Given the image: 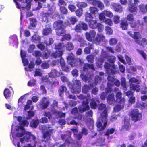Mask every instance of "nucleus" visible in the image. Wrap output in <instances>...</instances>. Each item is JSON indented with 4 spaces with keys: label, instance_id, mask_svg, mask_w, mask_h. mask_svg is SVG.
Masks as SVG:
<instances>
[{
    "label": "nucleus",
    "instance_id": "nucleus-50",
    "mask_svg": "<svg viewBox=\"0 0 147 147\" xmlns=\"http://www.w3.org/2000/svg\"><path fill=\"white\" fill-rule=\"evenodd\" d=\"M137 8L133 4H130L129 5L128 9L131 12H135L136 11Z\"/></svg>",
    "mask_w": 147,
    "mask_h": 147
},
{
    "label": "nucleus",
    "instance_id": "nucleus-18",
    "mask_svg": "<svg viewBox=\"0 0 147 147\" xmlns=\"http://www.w3.org/2000/svg\"><path fill=\"white\" fill-rule=\"evenodd\" d=\"M32 0H26V7H21L20 5L18 4V3L16 2V0H13L16 3V7L19 9H20L21 11L22 10H26L27 11L29 10L31 7V2Z\"/></svg>",
    "mask_w": 147,
    "mask_h": 147
},
{
    "label": "nucleus",
    "instance_id": "nucleus-40",
    "mask_svg": "<svg viewBox=\"0 0 147 147\" xmlns=\"http://www.w3.org/2000/svg\"><path fill=\"white\" fill-rule=\"evenodd\" d=\"M30 26H29V28L31 29H32V27H35L36 24V20L35 18H30Z\"/></svg>",
    "mask_w": 147,
    "mask_h": 147
},
{
    "label": "nucleus",
    "instance_id": "nucleus-42",
    "mask_svg": "<svg viewBox=\"0 0 147 147\" xmlns=\"http://www.w3.org/2000/svg\"><path fill=\"white\" fill-rule=\"evenodd\" d=\"M65 28H62L56 30L57 34L59 36H63L65 33Z\"/></svg>",
    "mask_w": 147,
    "mask_h": 147
},
{
    "label": "nucleus",
    "instance_id": "nucleus-61",
    "mask_svg": "<svg viewBox=\"0 0 147 147\" xmlns=\"http://www.w3.org/2000/svg\"><path fill=\"white\" fill-rule=\"evenodd\" d=\"M103 12L105 15L107 17L111 18L113 16V13L109 11L105 10L103 11Z\"/></svg>",
    "mask_w": 147,
    "mask_h": 147
},
{
    "label": "nucleus",
    "instance_id": "nucleus-16",
    "mask_svg": "<svg viewBox=\"0 0 147 147\" xmlns=\"http://www.w3.org/2000/svg\"><path fill=\"white\" fill-rule=\"evenodd\" d=\"M131 115L132 117V120L135 122L140 120L142 117V115L139 113L137 109L133 110L131 113Z\"/></svg>",
    "mask_w": 147,
    "mask_h": 147
},
{
    "label": "nucleus",
    "instance_id": "nucleus-63",
    "mask_svg": "<svg viewBox=\"0 0 147 147\" xmlns=\"http://www.w3.org/2000/svg\"><path fill=\"white\" fill-rule=\"evenodd\" d=\"M105 30L106 31L107 34L110 35L112 34L113 31L109 27L106 26L105 27Z\"/></svg>",
    "mask_w": 147,
    "mask_h": 147
},
{
    "label": "nucleus",
    "instance_id": "nucleus-36",
    "mask_svg": "<svg viewBox=\"0 0 147 147\" xmlns=\"http://www.w3.org/2000/svg\"><path fill=\"white\" fill-rule=\"evenodd\" d=\"M88 47H86L84 50V51L85 53L89 54L90 52V49H93V45L92 44L88 43Z\"/></svg>",
    "mask_w": 147,
    "mask_h": 147
},
{
    "label": "nucleus",
    "instance_id": "nucleus-53",
    "mask_svg": "<svg viewBox=\"0 0 147 147\" xmlns=\"http://www.w3.org/2000/svg\"><path fill=\"white\" fill-rule=\"evenodd\" d=\"M121 84L122 88L125 90L127 88L125 79L122 77L121 79Z\"/></svg>",
    "mask_w": 147,
    "mask_h": 147
},
{
    "label": "nucleus",
    "instance_id": "nucleus-46",
    "mask_svg": "<svg viewBox=\"0 0 147 147\" xmlns=\"http://www.w3.org/2000/svg\"><path fill=\"white\" fill-rule=\"evenodd\" d=\"M39 121L38 120H32L30 123V125L32 127L36 128L38 125Z\"/></svg>",
    "mask_w": 147,
    "mask_h": 147
},
{
    "label": "nucleus",
    "instance_id": "nucleus-5",
    "mask_svg": "<svg viewBox=\"0 0 147 147\" xmlns=\"http://www.w3.org/2000/svg\"><path fill=\"white\" fill-rule=\"evenodd\" d=\"M73 84L69 82L68 86L71 89V92L75 94H79L81 91V83L80 81L74 79Z\"/></svg>",
    "mask_w": 147,
    "mask_h": 147
},
{
    "label": "nucleus",
    "instance_id": "nucleus-23",
    "mask_svg": "<svg viewBox=\"0 0 147 147\" xmlns=\"http://www.w3.org/2000/svg\"><path fill=\"white\" fill-rule=\"evenodd\" d=\"M128 34L132 37L136 39L135 42L138 44H141V43L139 42V40L141 38V35L138 32H134V34L131 31H129L128 32Z\"/></svg>",
    "mask_w": 147,
    "mask_h": 147
},
{
    "label": "nucleus",
    "instance_id": "nucleus-9",
    "mask_svg": "<svg viewBox=\"0 0 147 147\" xmlns=\"http://www.w3.org/2000/svg\"><path fill=\"white\" fill-rule=\"evenodd\" d=\"M129 82L130 83V88L131 90L136 91L137 92L140 91V86L132 83H136L138 84H139L140 82V80L133 77L129 80Z\"/></svg>",
    "mask_w": 147,
    "mask_h": 147
},
{
    "label": "nucleus",
    "instance_id": "nucleus-43",
    "mask_svg": "<svg viewBox=\"0 0 147 147\" xmlns=\"http://www.w3.org/2000/svg\"><path fill=\"white\" fill-rule=\"evenodd\" d=\"M11 92L8 88L5 89L4 91V95L6 99L9 98L11 96Z\"/></svg>",
    "mask_w": 147,
    "mask_h": 147
},
{
    "label": "nucleus",
    "instance_id": "nucleus-11",
    "mask_svg": "<svg viewBox=\"0 0 147 147\" xmlns=\"http://www.w3.org/2000/svg\"><path fill=\"white\" fill-rule=\"evenodd\" d=\"M73 54H70L67 57L68 63L72 67L76 66L78 63H82V60L79 58H75Z\"/></svg>",
    "mask_w": 147,
    "mask_h": 147
},
{
    "label": "nucleus",
    "instance_id": "nucleus-25",
    "mask_svg": "<svg viewBox=\"0 0 147 147\" xmlns=\"http://www.w3.org/2000/svg\"><path fill=\"white\" fill-rule=\"evenodd\" d=\"M96 34V32L94 30H92L89 33H86V36L88 40L91 41L93 39Z\"/></svg>",
    "mask_w": 147,
    "mask_h": 147
},
{
    "label": "nucleus",
    "instance_id": "nucleus-31",
    "mask_svg": "<svg viewBox=\"0 0 147 147\" xmlns=\"http://www.w3.org/2000/svg\"><path fill=\"white\" fill-rule=\"evenodd\" d=\"M49 76L51 78L59 76L60 75V73L57 71L56 69H52L49 74Z\"/></svg>",
    "mask_w": 147,
    "mask_h": 147
},
{
    "label": "nucleus",
    "instance_id": "nucleus-51",
    "mask_svg": "<svg viewBox=\"0 0 147 147\" xmlns=\"http://www.w3.org/2000/svg\"><path fill=\"white\" fill-rule=\"evenodd\" d=\"M87 6V3L85 2H78L77 4V6L79 8L81 9L86 7Z\"/></svg>",
    "mask_w": 147,
    "mask_h": 147
},
{
    "label": "nucleus",
    "instance_id": "nucleus-37",
    "mask_svg": "<svg viewBox=\"0 0 147 147\" xmlns=\"http://www.w3.org/2000/svg\"><path fill=\"white\" fill-rule=\"evenodd\" d=\"M67 88L66 87L63 86H61L59 88L58 92L60 96L62 97L64 91L66 90Z\"/></svg>",
    "mask_w": 147,
    "mask_h": 147
},
{
    "label": "nucleus",
    "instance_id": "nucleus-52",
    "mask_svg": "<svg viewBox=\"0 0 147 147\" xmlns=\"http://www.w3.org/2000/svg\"><path fill=\"white\" fill-rule=\"evenodd\" d=\"M34 72L35 74L34 75V76H41L42 75L41 70L40 69H36L34 71Z\"/></svg>",
    "mask_w": 147,
    "mask_h": 147
},
{
    "label": "nucleus",
    "instance_id": "nucleus-49",
    "mask_svg": "<svg viewBox=\"0 0 147 147\" xmlns=\"http://www.w3.org/2000/svg\"><path fill=\"white\" fill-rule=\"evenodd\" d=\"M104 61V59L103 58H100L97 59L96 60V65L97 67H101Z\"/></svg>",
    "mask_w": 147,
    "mask_h": 147
},
{
    "label": "nucleus",
    "instance_id": "nucleus-1",
    "mask_svg": "<svg viewBox=\"0 0 147 147\" xmlns=\"http://www.w3.org/2000/svg\"><path fill=\"white\" fill-rule=\"evenodd\" d=\"M13 117L17 118L19 122L20 126H16V123H13L11 126V134L12 136L14 139L13 144L17 147H21L20 143H24L32 140L34 144H28L23 147H36L37 143V139L30 132H26L24 127L28 126L29 122L27 120L23 119L22 117H16V113L13 114Z\"/></svg>",
    "mask_w": 147,
    "mask_h": 147
},
{
    "label": "nucleus",
    "instance_id": "nucleus-29",
    "mask_svg": "<svg viewBox=\"0 0 147 147\" xmlns=\"http://www.w3.org/2000/svg\"><path fill=\"white\" fill-rule=\"evenodd\" d=\"M105 37L102 33H98L95 38V41L97 42L105 41Z\"/></svg>",
    "mask_w": 147,
    "mask_h": 147
},
{
    "label": "nucleus",
    "instance_id": "nucleus-27",
    "mask_svg": "<svg viewBox=\"0 0 147 147\" xmlns=\"http://www.w3.org/2000/svg\"><path fill=\"white\" fill-rule=\"evenodd\" d=\"M71 113L74 115V118L78 120H81L82 118V115L78 113V110L77 108L73 109Z\"/></svg>",
    "mask_w": 147,
    "mask_h": 147
},
{
    "label": "nucleus",
    "instance_id": "nucleus-39",
    "mask_svg": "<svg viewBox=\"0 0 147 147\" xmlns=\"http://www.w3.org/2000/svg\"><path fill=\"white\" fill-rule=\"evenodd\" d=\"M62 55V51L59 50L52 53L51 55L55 58L60 57Z\"/></svg>",
    "mask_w": 147,
    "mask_h": 147
},
{
    "label": "nucleus",
    "instance_id": "nucleus-17",
    "mask_svg": "<svg viewBox=\"0 0 147 147\" xmlns=\"http://www.w3.org/2000/svg\"><path fill=\"white\" fill-rule=\"evenodd\" d=\"M50 77L48 76H45L42 77V80L43 82H48L49 84L50 85L51 87L54 86L56 84H58L59 82L58 81L55 79H53L52 81H50L49 79Z\"/></svg>",
    "mask_w": 147,
    "mask_h": 147
},
{
    "label": "nucleus",
    "instance_id": "nucleus-24",
    "mask_svg": "<svg viewBox=\"0 0 147 147\" xmlns=\"http://www.w3.org/2000/svg\"><path fill=\"white\" fill-rule=\"evenodd\" d=\"M87 1L89 3L92 4L93 5L96 6L101 9H102L104 7L103 3L99 1L96 0H87Z\"/></svg>",
    "mask_w": 147,
    "mask_h": 147
},
{
    "label": "nucleus",
    "instance_id": "nucleus-20",
    "mask_svg": "<svg viewBox=\"0 0 147 147\" xmlns=\"http://www.w3.org/2000/svg\"><path fill=\"white\" fill-rule=\"evenodd\" d=\"M107 79L108 81V82L107 84V87L105 88V91L107 92L108 91L107 90H108L109 91H111L112 89L111 87L114 85L113 82L115 79L113 77H112L109 76L107 78Z\"/></svg>",
    "mask_w": 147,
    "mask_h": 147
},
{
    "label": "nucleus",
    "instance_id": "nucleus-64",
    "mask_svg": "<svg viewBox=\"0 0 147 147\" xmlns=\"http://www.w3.org/2000/svg\"><path fill=\"white\" fill-rule=\"evenodd\" d=\"M36 81L35 80L33 79L30 80L28 83V85L30 87L32 86L35 85Z\"/></svg>",
    "mask_w": 147,
    "mask_h": 147
},
{
    "label": "nucleus",
    "instance_id": "nucleus-28",
    "mask_svg": "<svg viewBox=\"0 0 147 147\" xmlns=\"http://www.w3.org/2000/svg\"><path fill=\"white\" fill-rule=\"evenodd\" d=\"M114 94L112 93L111 94L109 95L107 99V102L110 104L114 105L116 103V101L114 99Z\"/></svg>",
    "mask_w": 147,
    "mask_h": 147
},
{
    "label": "nucleus",
    "instance_id": "nucleus-59",
    "mask_svg": "<svg viewBox=\"0 0 147 147\" xmlns=\"http://www.w3.org/2000/svg\"><path fill=\"white\" fill-rule=\"evenodd\" d=\"M94 58L93 56L91 55L88 56L86 59L89 62L92 63L93 62Z\"/></svg>",
    "mask_w": 147,
    "mask_h": 147
},
{
    "label": "nucleus",
    "instance_id": "nucleus-6",
    "mask_svg": "<svg viewBox=\"0 0 147 147\" xmlns=\"http://www.w3.org/2000/svg\"><path fill=\"white\" fill-rule=\"evenodd\" d=\"M71 132L67 131L66 132L65 134L61 135V138L62 140H65L66 144H71L73 145L74 144V146L76 147H80V143L72 140L71 137Z\"/></svg>",
    "mask_w": 147,
    "mask_h": 147
},
{
    "label": "nucleus",
    "instance_id": "nucleus-35",
    "mask_svg": "<svg viewBox=\"0 0 147 147\" xmlns=\"http://www.w3.org/2000/svg\"><path fill=\"white\" fill-rule=\"evenodd\" d=\"M98 23L96 20H92L89 22V27L92 29H95L97 28L98 25Z\"/></svg>",
    "mask_w": 147,
    "mask_h": 147
},
{
    "label": "nucleus",
    "instance_id": "nucleus-13",
    "mask_svg": "<svg viewBox=\"0 0 147 147\" xmlns=\"http://www.w3.org/2000/svg\"><path fill=\"white\" fill-rule=\"evenodd\" d=\"M50 103L49 100L45 97H43L39 104L37 105V107L39 109L43 110L47 108Z\"/></svg>",
    "mask_w": 147,
    "mask_h": 147
},
{
    "label": "nucleus",
    "instance_id": "nucleus-33",
    "mask_svg": "<svg viewBox=\"0 0 147 147\" xmlns=\"http://www.w3.org/2000/svg\"><path fill=\"white\" fill-rule=\"evenodd\" d=\"M118 104L114 108L115 111H118L123 108L125 102H118Z\"/></svg>",
    "mask_w": 147,
    "mask_h": 147
},
{
    "label": "nucleus",
    "instance_id": "nucleus-56",
    "mask_svg": "<svg viewBox=\"0 0 147 147\" xmlns=\"http://www.w3.org/2000/svg\"><path fill=\"white\" fill-rule=\"evenodd\" d=\"M32 41L34 42H35L36 41L39 42L40 40V38L38 36L35 35L32 37Z\"/></svg>",
    "mask_w": 147,
    "mask_h": 147
},
{
    "label": "nucleus",
    "instance_id": "nucleus-19",
    "mask_svg": "<svg viewBox=\"0 0 147 147\" xmlns=\"http://www.w3.org/2000/svg\"><path fill=\"white\" fill-rule=\"evenodd\" d=\"M101 56L107 59L108 61L110 63H113L115 61L116 58L115 56H111L108 57L107 52L103 50L102 51Z\"/></svg>",
    "mask_w": 147,
    "mask_h": 147
},
{
    "label": "nucleus",
    "instance_id": "nucleus-47",
    "mask_svg": "<svg viewBox=\"0 0 147 147\" xmlns=\"http://www.w3.org/2000/svg\"><path fill=\"white\" fill-rule=\"evenodd\" d=\"M68 3L67 0H58V5L60 7L65 6Z\"/></svg>",
    "mask_w": 147,
    "mask_h": 147
},
{
    "label": "nucleus",
    "instance_id": "nucleus-14",
    "mask_svg": "<svg viewBox=\"0 0 147 147\" xmlns=\"http://www.w3.org/2000/svg\"><path fill=\"white\" fill-rule=\"evenodd\" d=\"M104 67L106 69L107 73L109 74H113L117 72V68L116 66L114 64L111 65L109 63L106 62L105 63Z\"/></svg>",
    "mask_w": 147,
    "mask_h": 147
},
{
    "label": "nucleus",
    "instance_id": "nucleus-48",
    "mask_svg": "<svg viewBox=\"0 0 147 147\" xmlns=\"http://www.w3.org/2000/svg\"><path fill=\"white\" fill-rule=\"evenodd\" d=\"M121 27L123 30H126L127 28L128 24L126 21H122L121 23Z\"/></svg>",
    "mask_w": 147,
    "mask_h": 147
},
{
    "label": "nucleus",
    "instance_id": "nucleus-58",
    "mask_svg": "<svg viewBox=\"0 0 147 147\" xmlns=\"http://www.w3.org/2000/svg\"><path fill=\"white\" fill-rule=\"evenodd\" d=\"M71 38V35L69 34H65L63 37L61 39V40L62 41H64L65 40H69Z\"/></svg>",
    "mask_w": 147,
    "mask_h": 147
},
{
    "label": "nucleus",
    "instance_id": "nucleus-12",
    "mask_svg": "<svg viewBox=\"0 0 147 147\" xmlns=\"http://www.w3.org/2000/svg\"><path fill=\"white\" fill-rule=\"evenodd\" d=\"M70 24L67 20L65 21L63 23L62 21L58 20L54 23L53 27L55 30L65 28L66 26H70Z\"/></svg>",
    "mask_w": 147,
    "mask_h": 147
},
{
    "label": "nucleus",
    "instance_id": "nucleus-60",
    "mask_svg": "<svg viewBox=\"0 0 147 147\" xmlns=\"http://www.w3.org/2000/svg\"><path fill=\"white\" fill-rule=\"evenodd\" d=\"M60 11L63 14H67V9L65 6L61 7H60Z\"/></svg>",
    "mask_w": 147,
    "mask_h": 147
},
{
    "label": "nucleus",
    "instance_id": "nucleus-26",
    "mask_svg": "<svg viewBox=\"0 0 147 147\" xmlns=\"http://www.w3.org/2000/svg\"><path fill=\"white\" fill-rule=\"evenodd\" d=\"M119 88H115V89L116 93H117L116 96L117 98V101L118 102H125V99L121 97L122 94L121 92L119 91Z\"/></svg>",
    "mask_w": 147,
    "mask_h": 147
},
{
    "label": "nucleus",
    "instance_id": "nucleus-21",
    "mask_svg": "<svg viewBox=\"0 0 147 147\" xmlns=\"http://www.w3.org/2000/svg\"><path fill=\"white\" fill-rule=\"evenodd\" d=\"M87 26L83 22H80L75 27V30L76 32H80L82 29L86 30L87 29Z\"/></svg>",
    "mask_w": 147,
    "mask_h": 147
},
{
    "label": "nucleus",
    "instance_id": "nucleus-34",
    "mask_svg": "<svg viewBox=\"0 0 147 147\" xmlns=\"http://www.w3.org/2000/svg\"><path fill=\"white\" fill-rule=\"evenodd\" d=\"M55 48L58 50L62 51V53L65 49V46L63 43L55 45Z\"/></svg>",
    "mask_w": 147,
    "mask_h": 147
},
{
    "label": "nucleus",
    "instance_id": "nucleus-3",
    "mask_svg": "<svg viewBox=\"0 0 147 147\" xmlns=\"http://www.w3.org/2000/svg\"><path fill=\"white\" fill-rule=\"evenodd\" d=\"M99 75L100 76H96L95 77V81L93 82L91 81L92 78L93 77V75L91 73L88 72L86 75H83L82 74L81 75V77L84 81L86 82H90L89 86L87 85H84L83 87L82 88L83 93H87L90 90V88L95 86L97 83L100 82L102 79V77L101 76L104 75V73L102 72H100Z\"/></svg>",
    "mask_w": 147,
    "mask_h": 147
},
{
    "label": "nucleus",
    "instance_id": "nucleus-15",
    "mask_svg": "<svg viewBox=\"0 0 147 147\" xmlns=\"http://www.w3.org/2000/svg\"><path fill=\"white\" fill-rule=\"evenodd\" d=\"M71 131L74 133V136L76 138L78 139H81L82 136V134L84 135H86L88 134V130L85 128H83L82 129V133H79L78 134H77L78 131L76 129H71Z\"/></svg>",
    "mask_w": 147,
    "mask_h": 147
},
{
    "label": "nucleus",
    "instance_id": "nucleus-8",
    "mask_svg": "<svg viewBox=\"0 0 147 147\" xmlns=\"http://www.w3.org/2000/svg\"><path fill=\"white\" fill-rule=\"evenodd\" d=\"M58 102L55 100H54L53 104L51 106L52 112L57 117H64L65 116V114L61 112L58 111L55 109L57 107Z\"/></svg>",
    "mask_w": 147,
    "mask_h": 147
},
{
    "label": "nucleus",
    "instance_id": "nucleus-30",
    "mask_svg": "<svg viewBox=\"0 0 147 147\" xmlns=\"http://www.w3.org/2000/svg\"><path fill=\"white\" fill-rule=\"evenodd\" d=\"M111 6L115 11L120 12L122 11L121 6L119 4L113 3H112Z\"/></svg>",
    "mask_w": 147,
    "mask_h": 147
},
{
    "label": "nucleus",
    "instance_id": "nucleus-7",
    "mask_svg": "<svg viewBox=\"0 0 147 147\" xmlns=\"http://www.w3.org/2000/svg\"><path fill=\"white\" fill-rule=\"evenodd\" d=\"M115 131V129L114 128L108 129L107 132L105 133H104L103 136H100V138H98L97 139L96 142L98 143V144L100 146L103 145L104 144V142L105 141V137H103V136H106L108 139H110L112 138V136H109V135L113 133Z\"/></svg>",
    "mask_w": 147,
    "mask_h": 147
},
{
    "label": "nucleus",
    "instance_id": "nucleus-41",
    "mask_svg": "<svg viewBox=\"0 0 147 147\" xmlns=\"http://www.w3.org/2000/svg\"><path fill=\"white\" fill-rule=\"evenodd\" d=\"M46 27L44 29L43 31V34L44 35H47L51 33L52 32V30L50 26H49L48 27L46 26Z\"/></svg>",
    "mask_w": 147,
    "mask_h": 147
},
{
    "label": "nucleus",
    "instance_id": "nucleus-44",
    "mask_svg": "<svg viewBox=\"0 0 147 147\" xmlns=\"http://www.w3.org/2000/svg\"><path fill=\"white\" fill-rule=\"evenodd\" d=\"M85 20L87 22H89L92 20L93 17L90 13L87 12L85 15Z\"/></svg>",
    "mask_w": 147,
    "mask_h": 147
},
{
    "label": "nucleus",
    "instance_id": "nucleus-57",
    "mask_svg": "<svg viewBox=\"0 0 147 147\" xmlns=\"http://www.w3.org/2000/svg\"><path fill=\"white\" fill-rule=\"evenodd\" d=\"M32 101L31 100H28L27 101V104H26L25 106L24 107V109L25 110H26L28 109H30V105H31L32 103Z\"/></svg>",
    "mask_w": 147,
    "mask_h": 147
},
{
    "label": "nucleus",
    "instance_id": "nucleus-2",
    "mask_svg": "<svg viewBox=\"0 0 147 147\" xmlns=\"http://www.w3.org/2000/svg\"><path fill=\"white\" fill-rule=\"evenodd\" d=\"M96 101L98 103H100L99 100V98H95L91 100L90 105L92 109H95L98 107L99 110L104 109L103 112L101 114L102 119L101 121L98 120L96 123L98 128L97 130L101 131L104 130L106 126L107 122V111L106 109V106L105 104L102 103L100 105H98Z\"/></svg>",
    "mask_w": 147,
    "mask_h": 147
},
{
    "label": "nucleus",
    "instance_id": "nucleus-45",
    "mask_svg": "<svg viewBox=\"0 0 147 147\" xmlns=\"http://www.w3.org/2000/svg\"><path fill=\"white\" fill-rule=\"evenodd\" d=\"M65 47L66 49L69 51L73 50L74 48V45L71 42H68L65 45Z\"/></svg>",
    "mask_w": 147,
    "mask_h": 147
},
{
    "label": "nucleus",
    "instance_id": "nucleus-32",
    "mask_svg": "<svg viewBox=\"0 0 147 147\" xmlns=\"http://www.w3.org/2000/svg\"><path fill=\"white\" fill-rule=\"evenodd\" d=\"M83 70L84 71H88L89 69H90L92 70H94V68L93 65L90 64L88 63L85 64L84 66L83 67Z\"/></svg>",
    "mask_w": 147,
    "mask_h": 147
},
{
    "label": "nucleus",
    "instance_id": "nucleus-55",
    "mask_svg": "<svg viewBox=\"0 0 147 147\" xmlns=\"http://www.w3.org/2000/svg\"><path fill=\"white\" fill-rule=\"evenodd\" d=\"M118 40L115 38H111L109 40V44L111 45H116Z\"/></svg>",
    "mask_w": 147,
    "mask_h": 147
},
{
    "label": "nucleus",
    "instance_id": "nucleus-38",
    "mask_svg": "<svg viewBox=\"0 0 147 147\" xmlns=\"http://www.w3.org/2000/svg\"><path fill=\"white\" fill-rule=\"evenodd\" d=\"M130 126L129 123V120L125 118L124 119V125L123 127V129H125L127 130L129 129Z\"/></svg>",
    "mask_w": 147,
    "mask_h": 147
},
{
    "label": "nucleus",
    "instance_id": "nucleus-10",
    "mask_svg": "<svg viewBox=\"0 0 147 147\" xmlns=\"http://www.w3.org/2000/svg\"><path fill=\"white\" fill-rule=\"evenodd\" d=\"M52 7L53 11L51 14L45 13L43 14L42 18V21L47 22L50 18L51 17L53 18H55V17L58 16V14L55 11V7L53 6Z\"/></svg>",
    "mask_w": 147,
    "mask_h": 147
},
{
    "label": "nucleus",
    "instance_id": "nucleus-22",
    "mask_svg": "<svg viewBox=\"0 0 147 147\" xmlns=\"http://www.w3.org/2000/svg\"><path fill=\"white\" fill-rule=\"evenodd\" d=\"M9 42L12 46H15V47H18V41L17 36L16 35L11 36L9 38Z\"/></svg>",
    "mask_w": 147,
    "mask_h": 147
},
{
    "label": "nucleus",
    "instance_id": "nucleus-62",
    "mask_svg": "<svg viewBox=\"0 0 147 147\" xmlns=\"http://www.w3.org/2000/svg\"><path fill=\"white\" fill-rule=\"evenodd\" d=\"M69 20L72 25H74L77 22L78 20L76 17H71L69 18Z\"/></svg>",
    "mask_w": 147,
    "mask_h": 147
},
{
    "label": "nucleus",
    "instance_id": "nucleus-54",
    "mask_svg": "<svg viewBox=\"0 0 147 147\" xmlns=\"http://www.w3.org/2000/svg\"><path fill=\"white\" fill-rule=\"evenodd\" d=\"M53 129H49L48 132L45 133L43 134V137L45 139H48L49 138L50 134L49 133H52L53 131Z\"/></svg>",
    "mask_w": 147,
    "mask_h": 147
},
{
    "label": "nucleus",
    "instance_id": "nucleus-4",
    "mask_svg": "<svg viewBox=\"0 0 147 147\" xmlns=\"http://www.w3.org/2000/svg\"><path fill=\"white\" fill-rule=\"evenodd\" d=\"M77 96L79 99L84 100L82 102V105L78 107L80 112L82 113L85 111L88 110L89 109V107L88 105V100L91 99L90 94H88L86 97L82 94Z\"/></svg>",
    "mask_w": 147,
    "mask_h": 147
}]
</instances>
